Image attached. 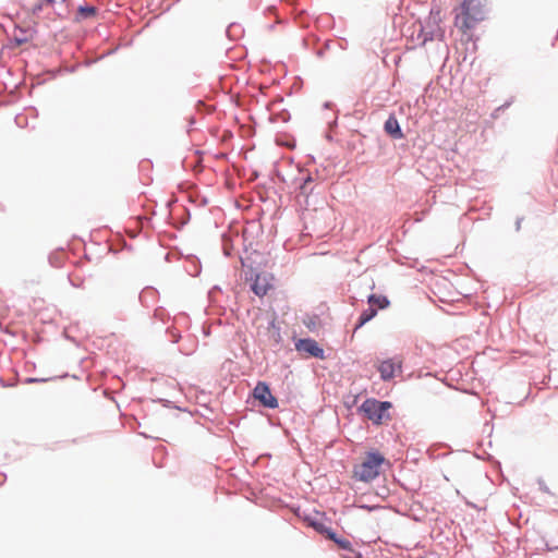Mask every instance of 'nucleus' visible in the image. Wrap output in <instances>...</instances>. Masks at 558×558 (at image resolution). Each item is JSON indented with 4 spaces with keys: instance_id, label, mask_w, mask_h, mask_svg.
Segmentation results:
<instances>
[{
    "instance_id": "1",
    "label": "nucleus",
    "mask_w": 558,
    "mask_h": 558,
    "mask_svg": "<svg viewBox=\"0 0 558 558\" xmlns=\"http://www.w3.org/2000/svg\"><path fill=\"white\" fill-rule=\"evenodd\" d=\"M488 0H463L453 20L454 26L463 34L469 33L486 19Z\"/></svg>"
},
{
    "instance_id": "2",
    "label": "nucleus",
    "mask_w": 558,
    "mask_h": 558,
    "mask_svg": "<svg viewBox=\"0 0 558 558\" xmlns=\"http://www.w3.org/2000/svg\"><path fill=\"white\" fill-rule=\"evenodd\" d=\"M385 463L388 464L381 453L377 451L367 452L361 463L354 465L353 477L368 483L379 475L380 469Z\"/></svg>"
},
{
    "instance_id": "3",
    "label": "nucleus",
    "mask_w": 558,
    "mask_h": 558,
    "mask_svg": "<svg viewBox=\"0 0 558 558\" xmlns=\"http://www.w3.org/2000/svg\"><path fill=\"white\" fill-rule=\"evenodd\" d=\"M390 408L391 403L388 401L367 399L362 403L360 410L375 424H381L384 420L388 418L387 412Z\"/></svg>"
},
{
    "instance_id": "4",
    "label": "nucleus",
    "mask_w": 558,
    "mask_h": 558,
    "mask_svg": "<svg viewBox=\"0 0 558 558\" xmlns=\"http://www.w3.org/2000/svg\"><path fill=\"white\" fill-rule=\"evenodd\" d=\"M253 396L266 408L276 409L278 407L277 398L271 393L269 386L264 381L257 383L253 390Z\"/></svg>"
},
{
    "instance_id": "5",
    "label": "nucleus",
    "mask_w": 558,
    "mask_h": 558,
    "mask_svg": "<svg viewBox=\"0 0 558 558\" xmlns=\"http://www.w3.org/2000/svg\"><path fill=\"white\" fill-rule=\"evenodd\" d=\"M295 349L304 353L306 356H313L323 359L324 357V350L318 345L317 341L314 339H300L295 343Z\"/></svg>"
},
{
    "instance_id": "6",
    "label": "nucleus",
    "mask_w": 558,
    "mask_h": 558,
    "mask_svg": "<svg viewBox=\"0 0 558 558\" xmlns=\"http://www.w3.org/2000/svg\"><path fill=\"white\" fill-rule=\"evenodd\" d=\"M397 371H401V362L392 359L385 360L378 365V372L384 380L393 378Z\"/></svg>"
},
{
    "instance_id": "7",
    "label": "nucleus",
    "mask_w": 558,
    "mask_h": 558,
    "mask_svg": "<svg viewBox=\"0 0 558 558\" xmlns=\"http://www.w3.org/2000/svg\"><path fill=\"white\" fill-rule=\"evenodd\" d=\"M272 288L270 279L266 275H257L253 284L252 290L258 296H264Z\"/></svg>"
},
{
    "instance_id": "8",
    "label": "nucleus",
    "mask_w": 558,
    "mask_h": 558,
    "mask_svg": "<svg viewBox=\"0 0 558 558\" xmlns=\"http://www.w3.org/2000/svg\"><path fill=\"white\" fill-rule=\"evenodd\" d=\"M385 131L387 134L395 138H402L403 133L401 132L400 125L396 117H389L385 122Z\"/></svg>"
},
{
    "instance_id": "9",
    "label": "nucleus",
    "mask_w": 558,
    "mask_h": 558,
    "mask_svg": "<svg viewBox=\"0 0 558 558\" xmlns=\"http://www.w3.org/2000/svg\"><path fill=\"white\" fill-rule=\"evenodd\" d=\"M323 532L329 539L333 541L340 548L352 551V545L349 539L338 537L337 534L330 529H326Z\"/></svg>"
},
{
    "instance_id": "10",
    "label": "nucleus",
    "mask_w": 558,
    "mask_h": 558,
    "mask_svg": "<svg viewBox=\"0 0 558 558\" xmlns=\"http://www.w3.org/2000/svg\"><path fill=\"white\" fill-rule=\"evenodd\" d=\"M369 306L378 310H384L389 306V300L385 295L371 294L367 299Z\"/></svg>"
},
{
    "instance_id": "11",
    "label": "nucleus",
    "mask_w": 558,
    "mask_h": 558,
    "mask_svg": "<svg viewBox=\"0 0 558 558\" xmlns=\"http://www.w3.org/2000/svg\"><path fill=\"white\" fill-rule=\"evenodd\" d=\"M377 315V308L369 306L367 310H365L359 318V323L355 327V330L361 328L363 325L368 323L371 319H373Z\"/></svg>"
},
{
    "instance_id": "12",
    "label": "nucleus",
    "mask_w": 558,
    "mask_h": 558,
    "mask_svg": "<svg viewBox=\"0 0 558 558\" xmlns=\"http://www.w3.org/2000/svg\"><path fill=\"white\" fill-rule=\"evenodd\" d=\"M80 11L84 16H92L96 13V10L94 7L81 8Z\"/></svg>"
},
{
    "instance_id": "13",
    "label": "nucleus",
    "mask_w": 558,
    "mask_h": 558,
    "mask_svg": "<svg viewBox=\"0 0 558 558\" xmlns=\"http://www.w3.org/2000/svg\"><path fill=\"white\" fill-rule=\"evenodd\" d=\"M445 37V32L444 29L439 28L435 35V38L439 39V40H442Z\"/></svg>"
},
{
    "instance_id": "14",
    "label": "nucleus",
    "mask_w": 558,
    "mask_h": 558,
    "mask_svg": "<svg viewBox=\"0 0 558 558\" xmlns=\"http://www.w3.org/2000/svg\"><path fill=\"white\" fill-rule=\"evenodd\" d=\"M311 181H312V178H311V177H307V179L305 180V182H304V184L302 185V187H301V189H302V190H304V189H305V186H306V184H307V183H311Z\"/></svg>"
},
{
    "instance_id": "15",
    "label": "nucleus",
    "mask_w": 558,
    "mask_h": 558,
    "mask_svg": "<svg viewBox=\"0 0 558 558\" xmlns=\"http://www.w3.org/2000/svg\"><path fill=\"white\" fill-rule=\"evenodd\" d=\"M65 0H46L47 3H57V2H64Z\"/></svg>"
}]
</instances>
